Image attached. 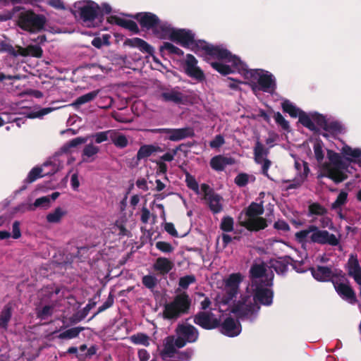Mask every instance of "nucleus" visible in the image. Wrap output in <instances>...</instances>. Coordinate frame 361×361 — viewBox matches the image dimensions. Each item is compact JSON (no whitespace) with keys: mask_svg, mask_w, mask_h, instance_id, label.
Masks as SVG:
<instances>
[{"mask_svg":"<svg viewBox=\"0 0 361 361\" xmlns=\"http://www.w3.org/2000/svg\"><path fill=\"white\" fill-rule=\"evenodd\" d=\"M295 240L300 243H312L320 245L336 246L339 239L326 230H321L315 225H310L307 229L298 231L295 234Z\"/></svg>","mask_w":361,"mask_h":361,"instance_id":"f257e3e1","label":"nucleus"},{"mask_svg":"<svg viewBox=\"0 0 361 361\" xmlns=\"http://www.w3.org/2000/svg\"><path fill=\"white\" fill-rule=\"evenodd\" d=\"M264 212L262 203L252 202L245 211L244 219L240 221V225L250 231H258L264 229L267 226V220L260 217Z\"/></svg>","mask_w":361,"mask_h":361,"instance_id":"f03ea898","label":"nucleus"},{"mask_svg":"<svg viewBox=\"0 0 361 361\" xmlns=\"http://www.w3.org/2000/svg\"><path fill=\"white\" fill-rule=\"evenodd\" d=\"M191 299L186 292L177 294L173 300L165 304L163 316L164 319L172 320L177 319L190 312Z\"/></svg>","mask_w":361,"mask_h":361,"instance_id":"7ed1b4c3","label":"nucleus"},{"mask_svg":"<svg viewBox=\"0 0 361 361\" xmlns=\"http://www.w3.org/2000/svg\"><path fill=\"white\" fill-rule=\"evenodd\" d=\"M200 44V50L204 51L207 55H209L219 60H224L228 63H231L232 66L240 71H245L246 65L235 55H233L228 49L220 46H214L208 44L203 40L199 42Z\"/></svg>","mask_w":361,"mask_h":361,"instance_id":"20e7f679","label":"nucleus"},{"mask_svg":"<svg viewBox=\"0 0 361 361\" xmlns=\"http://www.w3.org/2000/svg\"><path fill=\"white\" fill-rule=\"evenodd\" d=\"M47 18L44 15L37 14L29 10L20 12L17 24L23 30L30 32H38L44 30Z\"/></svg>","mask_w":361,"mask_h":361,"instance_id":"39448f33","label":"nucleus"},{"mask_svg":"<svg viewBox=\"0 0 361 361\" xmlns=\"http://www.w3.org/2000/svg\"><path fill=\"white\" fill-rule=\"evenodd\" d=\"M195 33L188 29H176L171 33V41L175 42L181 47L190 49L191 51L197 54L200 51L199 42H202V39H195Z\"/></svg>","mask_w":361,"mask_h":361,"instance_id":"423d86ee","label":"nucleus"},{"mask_svg":"<svg viewBox=\"0 0 361 361\" xmlns=\"http://www.w3.org/2000/svg\"><path fill=\"white\" fill-rule=\"evenodd\" d=\"M272 285L271 280L266 279V282L251 286L253 299L255 302L269 306L273 302L274 293L267 286Z\"/></svg>","mask_w":361,"mask_h":361,"instance_id":"0eeeda50","label":"nucleus"},{"mask_svg":"<svg viewBox=\"0 0 361 361\" xmlns=\"http://www.w3.org/2000/svg\"><path fill=\"white\" fill-rule=\"evenodd\" d=\"M247 75L250 78L257 80V84L260 87H257L256 83L251 84L252 91L256 90H261L264 92H269L270 89L274 90L276 88L275 80L273 78L271 74H261L257 70H251L247 71Z\"/></svg>","mask_w":361,"mask_h":361,"instance_id":"6e6552de","label":"nucleus"},{"mask_svg":"<svg viewBox=\"0 0 361 361\" xmlns=\"http://www.w3.org/2000/svg\"><path fill=\"white\" fill-rule=\"evenodd\" d=\"M201 190L204 192V200L207 202L212 212L214 214L221 212L223 210L221 204L223 197L206 183L201 185Z\"/></svg>","mask_w":361,"mask_h":361,"instance_id":"1a4fd4ad","label":"nucleus"},{"mask_svg":"<svg viewBox=\"0 0 361 361\" xmlns=\"http://www.w3.org/2000/svg\"><path fill=\"white\" fill-rule=\"evenodd\" d=\"M195 324L206 330H212L220 326L221 320L212 312L200 311L193 317Z\"/></svg>","mask_w":361,"mask_h":361,"instance_id":"9d476101","label":"nucleus"},{"mask_svg":"<svg viewBox=\"0 0 361 361\" xmlns=\"http://www.w3.org/2000/svg\"><path fill=\"white\" fill-rule=\"evenodd\" d=\"M159 99L169 103L175 104H184L188 100V97L180 91L179 87L169 88L166 87H161Z\"/></svg>","mask_w":361,"mask_h":361,"instance_id":"9b49d317","label":"nucleus"},{"mask_svg":"<svg viewBox=\"0 0 361 361\" xmlns=\"http://www.w3.org/2000/svg\"><path fill=\"white\" fill-rule=\"evenodd\" d=\"M78 8V13L83 22H92L99 16L100 7L99 5L92 1L86 3H79L78 6H75Z\"/></svg>","mask_w":361,"mask_h":361,"instance_id":"f8f14e48","label":"nucleus"},{"mask_svg":"<svg viewBox=\"0 0 361 361\" xmlns=\"http://www.w3.org/2000/svg\"><path fill=\"white\" fill-rule=\"evenodd\" d=\"M129 16L136 20L142 30L152 31L160 23L159 18L151 12H140Z\"/></svg>","mask_w":361,"mask_h":361,"instance_id":"ddd939ff","label":"nucleus"},{"mask_svg":"<svg viewBox=\"0 0 361 361\" xmlns=\"http://www.w3.org/2000/svg\"><path fill=\"white\" fill-rule=\"evenodd\" d=\"M197 60L191 54H186L184 65L185 73L190 78L202 82L205 80L204 72L197 66Z\"/></svg>","mask_w":361,"mask_h":361,"instance_id":"4468645a","label":"nucleus"},{"mask_svg":"<svg viewBox=\"0 0 361 361\" xmlns=\"http://www.w3.org/2000/svg\"><path fill=\"white\" fill-rule=\"evenodd\" d=\"M333 286L338 295L343 300L352 304L357 302L356 294L353 288L347 282H334Z\"/></svg>","mask_w":361,"mask_h":361,"instance_id":"2eb2a0df","label":"nucleus"},{"mask_svg":"<svg viewBox=\"0 0 361 361\" xmlns=\"http://www.w3.org/2000/svg\"><path fill=\"white\" fill-rule=\"evenodd\" d=\"M310 271L313 278L319 282L334 283L332 279L333 269L330 267L317 265L315 267H310Z\"/></svg>","mask_w":361,"mask_h":361,"instance_id":"dca6fc26","label":"nucleus"},{"mask_svg":"<svg viewBox=\"0 0 361 361\" xmlns=\"http://www.w3.org/2000/svg\"><path fill=\"white\" fill-rule=\"evenodd\" d=\"M195 136V132L191 127H185L182 128H169L166 140L172 142H178L188 137Z\"/></svg>","mask_w":361,"mask_h":361,"instance_id":"f3484780","label":"nucleus"},{"mask_svg":"<svg viewBox=\"0 0 361 361\" xmlns=\"http://www.w3.org/2000/svg\"><path fill=\"white\" fill-rule=\"evenodd\" d=\"M48 166H51V169L44 173H42L43 169L42 167L36 166L32 169L31 171L29 172L27 178H25V183H32L39 178L44 177L45 176H52L57 172L58 169L56 167L55 165H52L51 162H45L43 164L44 167Z\"/></svg>","mask_w":361,"mask_h":361,"instance_id":"a211bd4d","label":"nucleus"},{"mask_svg":"<svg viewBox=\"0 0 361 361\" xmlns=\"http://www.w3.org/2000/svg\"><path fill=\"white\" fill-rule=\"evenodd\" d=\"M176 333L178 336H182L188 343L195 342L199 336L198 330L191 324H178Z\"/></svg>","mask_w":361,"mask_h":361,"instance_id":"6ab92c4d","label":"nucleus"},{"mask_svg":"<svg viewBox=\"0 0 361 361\" xmlns=\"http://www.w3.org/2000/svg\"><path fill=\"white\" fill-rule=\"evenodd\" d=\"M123 45L132 48H137L142 53H146L151 56H152L154 52V49L152 46L139 37L128 38L124 41Z\"/></svg>","mask_w":361,"mask_h":361,"instance_id":"aec40b11","label":"nucleus"},{"mask_svg":"<svg viewBox=\"0 0 361 361\" xmlns=\"http://www.w3.org/2000/svg\"><path fill=\"white\" fill-rule=\"evenodd\" d=\"M255 305L250 302L248 304L238 302L235 304L231 312L235 314L238 319H243L252 316L255 312Z\"/></svg>","mask_w":361,"mask_h":361,"instance_id":"412c9836","label":"nucleus"},{"mask_svg":"<svg viewBox=\"0 0 361 361\" xmlns=\"http://www.w3.org/2000/svg\"><path fill=\"white\" fill-rule=\"evenodd\" d=\"M266 271L267 269L263 263L252 264L249 271L251 279V286L265 283L266 279H262V277L265 275Z\"/></svg>","mask_w":361,"mask_h":361,"instance_id":"4be33fe9","label":"nucleus"},{"mask_svg":"<svg viewBox=\"0 0 361 361\" xmlns=\"http://www.w3.org/2000/svg\"><path fill=\"white\" fill-rule=\"evenodd\" d=\"M348 275L361 286V267L356 257L351 255L347 263Z\"/></svg>","mask_w":361,"mask_h":361,"instance_id":"5701e85b","label":"nucleus"},{"mask_svg":"<svg viewBox=\"0 0 361 361\" xmlns=\"http://www.w3.org/2000/svg\"><path fill=\"white\" fill-rule=\"evenodd\" d=\"M108 22L127 29L134 34L140 33V29L137 23L132 20L124 19L117 16H111L108 18Z\"/></svg>","mask_w":361,"mask_h":361,"instance_id":"b1692460","label":"nucleus"},{"mask_svg":"<svg viewBox=\"0 0 361 361\" xmlns=\"http://www.w3.org/2000/svg\"><path fill=\"white\" fill-rule=\"evenodd\" d=\"M220 326L221 333L230 337L238 336L241 329L240 324L238 325L235 319L231 317H227Z\"/></svg>","mask_w":361,"mask_h":361,"instance_id":"393cba45","label":"nucleus"},{"mask_svg":"<svg viewBox=\"0 0 361 361\" xmlns=\"http://www.w3.org/2000/svg\"><path fill=\"white\" fill-rule=\"evenodd\" d=\"M234 163L235 160L233 158L216 155L211 159L209 164L212 169L216 171H222L226 166L232 165Z\"/></svg>","mask_w":361,"mask_h":361,"instance_id":"a878e982","label":"nucleus"},{"mask_svg":"<svg viewBox=\"0 0 361 361\" xmlns=\"http://www.w3.org/2000/svg\"><path fill=\"white\" fill-rule=\"evenodd\" d=\"M326 173L323 176H326L332 180L335 183H340L348 178V175L341 170L336 169V167H331L330 164H326L324 166Z\"/></svg>","mask_w":361,"mask_h":361,"instance_id":"bb28decb","label":"nucleus"},{"mask_svg":"<svg viewBox=\"0 0 361 361\" xmlns=\"http://www.w3.org/2000/svg\"><path fill=\"white\" fill-rule=\"evenodd\" d=\"M176 353L179 352L173 343V336H168L164 340L163 349L160 352V355L162 359L172 358Z\"/></svg>","mask_w":361,"mask_h":361,"instance_id":"cd10ccee","label":"nucleus"},{"mask_svg":"<svg viewBox=\"0 0 361 361\" xmlns=\"http://www.w3.org/2000/svg\"><path fill=\"white\" fill-rule=\"evenodd\" d=\"M174 264L172 261L166 257H158L153 264V269L159 274L165 276L173 268Z\"/></svg>","mask_w":361,"mask_h":361,"instance_id":"c85d7f7f","label":"nucleus"},{"mask_svg":"<svg viewBox=\"0 0 361 361\" xmlns=\"http://www.w3.org/2000/svg\"><path fill=\"white\" fill-rule=\"evenodd\" d=\"M174 30V27L167 23H160L152 30L154 36L159 39H169L171 40V33Z\"/></svg>","mask_w":361,"mask_h":361,"instance_id":"c756f323","label":"nucleus"},{"mask_svg":"<svg viewBox=\"0 0 361 361\" xmlns=\"http://www.w3.org/2000/svg\"><path fill=\"white\" fill-rule=\"evenodd\" d=\"M162 152H164V149L157 145H143L138 149L136 157L137 161H140L150 157L154 153Z\"/></svg>","mask_w":361,"mask_h":361,"instance_id":"7c9ffc66","label":"nucleus"},{"mask_svg":"<svg viewBox=\"0 0 361 361\" xmlns=\"http://www.w3.org/2000/svg\"><path fill=\"white\" fill-rule=\"evenodd\" d=\"M19 54L22 56L41 58L43 55L42 47L37 44H30L26 47H19Z\"/></svg>","mask_w":361,"mask_h":361,"instance_id":"2f4dec72","label":"nucleus"},{"mask_svg":"<svg viewBox=\"0 0 361 361\" xmlns=\"http://www.w3.org/2000/svg\"><path fill=\"white\" fill-rule=\"evenodd\" d=\"M242 281L243 276L240 273H234L229 275L226 281V286L230 288L232 295H235L237 293Z\"/></svg>","mask_w":361,"mask_h":361,"instance_id":"473e14b6","label":"nucleus"},{"mask_svg":"<svg viewBox=\"0 0 361 361\" xmlns=\"http://www.w3.org/2000/svg\"><path fill=\"white\" fill-rule=\"evenodd\" d=\"M309 173L310 169L308 163L304 161L302 173H300V177L295 178L293 180V183L287 186L286 190L296 189L300 187L305 180L307 178Z\"/></svg>","mask_w":361,"mask_h":361,"instance_id":"72a5a7b5","label":"nucleus"},{"mask_svg":"<svg viewBox=\"0 0 361 361\" xmlns=\"http://www.w3.org/2000/svg\"><path fill=\"white\" fill-rule=\"evenodd\" d=\"M291 259L290 257L285 256L280 260H275L272 263L271 267L277 274H283L287 272L288 265Z\"/></svg>","mask_w":361,"mask_h":361,"instance_id":"f704fd0d","label":"nucleus"},{"mask_svg":"<svg viewBox=\"0 0 361 361\" xmlns=\"http://www.w3.org/2000/svg\"><path fill=\"white\" fill-rule=\"evenodd\" d=\"M112 133L110 140L116 147L122 149L128 146V140L126 135L115 130H112Z\"/></svg>","mask_w":361,"mask_h":361,"instance_id":"c9c22d12","label":"nucleus"},{"mask_svg":"<svg viewBox=\"0 0 361 361\" xmlns=\"http://www.w3.org/2000/svg\"><path fill=\"white\" fill-rule=\"evenodd\" d=\"M299 122L305 128L309 129L310 130L317 133L319 132V128L316 127L313 121L309 115L307 114L303 111H300V114L298 116Z\"/></svg>","mask_w":361,"mask_h":361,"instance_id":"e433bc0d","label":"nucleus"},{"mask_svg":"<svg viewBox=\"0 0 361 361\" xmlns=\"http://www.w3.org/2000/svg\"><path fill=\"white\" fill-rule=\"evenodd\" d=\"M324 130L329 132L331 135H338L344 133L345 128L341 122L338 121H333L327 122V124L324 128Z\"/></svg>","mask_w":361,"mask_h":361,"instance_id":"4c0bfd02","label":"nucleus"},{"mask_svg":"<svg viewBox=\"0 0 361 361\" xmlns=\"http://www.w3.org/2000/svg\"><path fill=\"white\" fill-rule=\"evenodd\" d=\"M253 151L255 160L258 164L262 162L264 156L267 157L269 154V149L264 148V145L259 140L255 142Z\"/></svg>","mask_w":361,"mask_h":361,"instance_id":"58836bf2","label":"nucleus"},{"mask_svg":"<svg viewBox=\"0 0 361 361\" xmlns=\"http://www.w3.org/2000/svg\"><path fill=\"white\" fill-rule=\"evenodd\" d=\"M87 141L86 137H78L74 139H72L69 142L64 144L61 148V151L63 153L70 152V149L71 148L77 147L78 146L85 143Z\"/></svg>","mask_w":361,"mask_h":361,"instance_id":"ea45409f","label":"nucleus"},{"mask_svg":"<svg viewBox=\"0 0 361 361\" xmlns=\"http://www.w3.org/2000/svg\"><path fill=\"white\" fill-rule=\"evenodd\" d=\"M85 329L82 326L73 327L61 332L59 336L60 339H72L78 336L80 333Z\"/></svg>","mask_w":361,"mask_h":361,"instance_id":"a19ab883","label":"nucleus"},{"mask_svg":"<svg viewBox=\"0 0 361 361\" xmlns=\"http://www.w3.org/2000/svg\"><path fill=\"white\" fill-rule=\"evenodd\" d=\"M96 304V302L90 301L81 311L73 315L72 322L77 323L84 319Z\"/></svg>","mask_w":361,"mask_h":361,"instance_id":"79ce46f5","label":"nucleus"},{"mask_svg":"<svg viewBox=\"0 0 361 361\" xmlns=\"http://www.w3.org/2000/svg\"><path fill=\"white\" fill-rule=\"evenodd\" d=\"M283 112L287 113L293 118H297L300 114V109L293 105L289 100H285L281 104Z\"/></svg>","mask_w":361,"mask_h":361,"instance_id":"37998d69","label":"nucleus"},{"mask_svg":"<svg viewBox=\"0 0 361 361\" xmlns=\"http://www.w3.org/2000/svg\"><path fill=\"white\" fill-rule=\"evenodd\" d=\"M341 153L345 157L348 161H353V159L350 158H360L361 157V149L359 148L353 149L348 145H345L341 149Z\"/></svg>","mask_w":361,"mask_h":361,"instance_id":"c03bdc74","label":"nucleus"},{"mask_svg":"<svg viewBox=\"0 0 361 361\" xmlns=\"http://www.w3.org/2000/svg\"><path fill=\"white\" fill-rule=\"evenodd\" d=\"M99 90H94L87 94L80 96L76 99L74 105L80 106L94 100L98 95Z\"/></svg>","mask_w":361,"mask_h":361,"instance_id":"a18cd8bd","label":"nucleus"},{"mask_svg":"<svg viewBox=\"0 0 361 361\" xmlns=\"http://www.w3.org/2000/svg\"><path fill=\"white\" fill-rule=\"evenodd\" d=\"M159 50L161 52L164 51H167L168 54H175L178 56H182L184 54V51L182 49L168 42H164L163 44L160 47Z\"/></svg>","mask_w":361,"mask_h":361,"instance_id":"49530a36","label":"nucleus"},{"mask_svg":"<svg viewBox=\"0 0 361 361\" xmlns=\"http://www.w3.org/2000/svg\"><path fill=\"white\" fill-rule=\"evenodd\" d=\"M327 213V209L317 202L312 203L308 207V216L319 215L323 216Z\"/></svg>","mask_w":361,"mask_h":361,"instance_id":"de8ad7c7","label":"nucleus"},{"mask_svg":"<svg viewBox=\"0 0 361 361\" xmlns=\"http://www.w3.org/2000/svg\"><path fill=\"white\" fill-rule=\"evenodd\" d=\"M211 66L223 75H227L234 73V71L231 68V66L220 62H212Z\"/></svg>","mask_w":361,"mask_h":361,"instance_id":"09e8293b","label":"nucleus"},{"mask_svg":"<svg viewBox=\"0 0 361 361\" xmlns=\"http://www.w3.org/2000/svg\"><path fill=\"white\" fill-rule=\"evenodd\" d=\"M12 315V305L8 303L5 305L3 311H1V329H6L8 322H9Z\"/></svg>","mask_w":361,"mask_h":361,"instance_id":"8fccbe9b","label":"nucleus"},{"mask_svg":"<svg viewBox=\"0 0 361 361\" xmlns=\"http://www.w3.org/2000/svg\"><path fill=\"white\" fill-rule=\"evenodd\" d=\"M112 130H109L106 131L97 132L91 135V137L94 139L96 143L99 144L104 141L111 139V135H112Z\"/></svg>","mask_w":361,"mask_h":361,"instance_id":"3c124183","label":"nucleus"},{"mask_svg":"<svg viewBox=\"0 0 361 361\" xmlns=\"http://www.w3.org/2000/svg\"><path fill=\"white\" fill-rule=\"evenodd\" d=\"M65 214L61 208L57 207L53 212L47 214V220L49 223H58Z\"/></svg>","mask_w":361,"mask_h":361,"instance_id":"603ef678","label":"nucleus"},{"mask_svg":"<svg viewBox=\"0 0 361 361\" xmlns=\"http://www.w3.org/2000/svg\"><path fill=\"white\" fill-rule=\"evenodd\" d=\"M22 120L21 118H18L16 114H9L7 113L1 112V126L5 123H16L18 127H20V121Z\"/></svg>","mask_w":361,"mask_h":361,"instance_id":"864d4df0","label":"nucleus"},{"mask_svg":"<svg viewBox=\"0 0 361 361\" xmlns=\"http://www.w3.org/2000/svg\"><path fill=\"white\" fill-rule=\"evenodd\" d=\"M56 307L55 304L44 306L41 310L37 312V316L41 319H45L53 314V310Z\"/></svg>","mask_w":361,"mask_h":361,"instance_id":"5fc2aeb1","label":"nucleus"},{"mask_svg":"<svg viewBox=\"0 0 361 361\" xmlns=\"http://www.w3.org/2000/svg\"><path fill=\"white\" fill-rule=\"evenodd\" d=\"M130 341L134 344H142L145 346H148L149 345V336L143 333H139L131 336Z\"/></svg>","mask_w":361,"mask_h":361,"instance_id":"6e6d98bb","label":"nucleus"},{"mask_svg":"<svg viewBox=\"0 0 361 361\" xmlns=\"http://www.w3.org/2000/svg\"><path fill=\"white\" fill-rule=\"evenodd\" d=\"M233 219L229 216H224L221 219L220 228L224 232H231L233 230Z\"/></svg>","mask_w":361,"mask_h":361,"instance_id":"4d7b16f0","label":"nucleus"},{"mask_svg":"<svg viewBox=\"0 0 361 361\" xmlns=\"http://www.w3.org/2000/svg\"><path fill=\"white\" fill-rule=\"evenodd\" d=\"M348 200V193L345 191H341L334 202L331 204V209H336L344 205Z\"/></svg>","mask_w":361,"mask_h":361,"instance_id":"13d9d810","label":"nucleus"},{"mask_svg":"<svg viewBox=\"0 0 361 361\" xmlns=\"http://www.w3.org/2000/svg\"><path fill=\"white\" fill-rule=\"evenodd\" d=\"M114 295L111 293H110L106 300L102 304V305H101L98 308L97 312H95L94 314V315L90 319H93L98 314H99V313L105 311L106 310L109 309V307H111L114 305Z\"/></svg>","mask_w":361,"mask_h":361,"instance_id":"bf43d9fd","label":"nucleus"},{"mask_svg":"<svg viewBox=\"0 0 361 361\" xmlns=\"http://www.w3.org/2000/svg\"><path fill=\"white\" fill-rule=\"evenodd\" d=\"M185 183L188 188L197 194L199 193V185L195 178L188 172L185 173Z\"/></svg>","mask_w":361,"mask_h":361,"instance_id":"052dcab7","label":"nucleus"},{"mask_svg":"<svg viewBox=\"0 0 361 361\" xmlns=\"http://www.w3.org/2000/svg\"><path fill=\"white\" fill-rule=\"evenodd\" d=\"M50 197L49 196H44L35 200L32 205L28 207L29 209H33V207H44L47 208L49 206Z\"/></svg>","mask_w":361,"mask_h":361,"instance_id":"680f3d73","label":"nucleus"},{"mask_svg":"<svg viewBox=\"0 0 361 361\" xmlns=\"http://www.w3.org/2000/svg\"><path fill=\"white\" fill-rule=\"evenodd\" d=\"M195 281L196 278L194 275H186L179 279L178 286L183 289H188L189 286Z\"/></svg>","mask_w":361,"mask_h":361,"instance_id":"e2e57ef3","label":"nucleus"},{"mask_svg":"<svg viewBox=\"0 0 361 361\" xmlns=\"http://www.w3.org/2000/svg\"><path fill=\"white\" fill-rule=\"evenodd\" d=\"M276 123L280 126L283 130L289 132L290 130L289 122L286 121L280 112H276L274 116Z\"/></svg>","mask_w":361,"mask_h":361,"instance_id":"0e129e2a","label":"nucleus"},{"mask_svg":"<svg viewBox=\"0 0 361 361\" xmlns=\"http://www.w3.org/2000/svg\"><path fill=\"white\" fill-rule=\"evenodd\" d=\"M142 284L149 289H153L157 285V279L152 275H145L142 279Z\"/></svg>","mask_w":361,"mask_h":361,"instance_id":"69168bd1","label":"nucleus"},{"mask_svg":"<svg viewBox=\"0 0 361 361\" xmlns=\"http://www.w3.org/2000/svg\"><path fill=\"white\" fill-rule=\"evenodd\" d=\"M156 247L164 253H171L174 248L172 245L165 241H158L156 243Z\"/></svg>","mask_w":361,"mask_h":361,"instance_id":"338daca9","label":"nucleus"},{"mask_svg":"<svg viewBox=\"0 0 361 361\" xmlns=\"http://www.w3.org/2000/svg\"><path fill=\"white\" fill-rule=\"evenodd\" d=\"M99 151V149L98 147L94 146L92 144H88L84 147L82 154L87 157H91L97 154Z\"/></svg>","mask_w":361,"mask_h":361,"instance_id":"774afa93","label":"nucleus"}]
</instances>
